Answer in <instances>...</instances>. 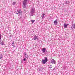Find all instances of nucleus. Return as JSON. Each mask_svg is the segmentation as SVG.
<instances>
[{
	"mask_svg": "<svg viewBox=\"0 0 75 75\" xmlns=\"http://www.w3.org/2000/svg\"><path fill=\"white\" fill-rule=\"evenodd\" d=\"M35 9L34 8H32L30 10V12L29 13L30 16H33L34 13L35 12Z\"/></svg>",
	"mask_w": 75,
	"mask_h": 75,
	"instance_id": "1",
	"label": "nucleus"
},
{
	"mask_svg": "<svg viewBox=\"0 0 75 75\" xmlns=\"http://www.w3.org/2000/svg\"><path fill=\"white\" fill-rule=\"evenodd\" d=\"M27 0H24L23 3V8H26L27 6Z\"/></svg>",
	"mask_w": 75,
	"mask_h": 75,
	"instance_id": "2",
	"label": "nucleus"
},
{
	"mask_svg": "<svg viewBox=\"0 0 75 75\" xmlns=\"http://www.w3.org/2000/svg\"><path fill=\"white\" fill-rule=\"evenodd\" d=\"M17 13H15V14H19V15H21L22 14V11L21 10H17L16 11Z\"/></svg>",
	"mask_w": 75,
	"mask_h": 75,
	"instance_id": "3",
	"label": "nucleus"
},
{
	"mask_svg": "<svg viewBox=\"0 0 75 75\" xmlns=\"http://www.w3.org/2000/svg\"><path fill=\"white\" fill-rule=\"evenodd\" d=\"M48 61V58L47 57H45L44 60H42L43 64H46V62Z\"/></svg>",
	"mask_w": 75,
	"mask_h": 75,
	"instance_id": "4",
	"label": "nucleus"
},
{
	"mask_svg": "<svg viewBox=\"0 0 75 75\" xmlns=\"http://www.w3.org/2000/svg\"><path fill=\"white\" fill-rule=\"evenodd\" d=\"M0 44L1 45H5V44H4V42L2 40H1L0 42Z\"/></svg>",
	"mask_w": 75,
	"mask_h": 75,
	"instance_id": "5",
	"label": "nucleus"
},
{
	"mask_svg": "<svg viewBox=\"0 0 75 75\" xmlns=\"http://www.w3.org/2000/svg\"><path fill=\"white\" fill-rule=\"evenodd\" d=\"M51 63L52 64H55V61L54 59H52L51 61Z\"/></svg>",
	"mask_w": 75,
	"mask_h": 75,
	"instance_id": "6",
	"label": "nucleus"
},
{
	"mask_svg": "<svg viewBox=\"0 0 75 75\" xmlns=\"http://www.w3.org/2000/svg\"><path fill=\"white\" fill-rule=\"evenodd\" d=\"M38 37L36 35H35L34 36L33 39L34 40H38Z\"/></svg>",
	"mask_w": 75,
	"mask_h": 75,
	"instance_id": "7",
	"label": "nucleus"
},
{
	"mask_svg": "<svg viewBox=\"0 0 75 75\" xmlns=\"http://www.w3.org/2000/svg\"><path fill=\"white\" fill-rule=\"evenodd\" d=\"M45 50H46V49L45 48H43L42 49V51L43 53H44L45 52Z\"/></svg>",
	"mask_w": 75,
	"mask_h": 75,
	"instance_id": "8",
	"label": "nucleus"
},
{
	"mask_svg": "<svg viewBox=\"0 0 75 75\" xmlns=\"http://www.w3.org/2000/svg\"><path fill=\"white\" fill-rule=\"evenodd\" d=\"M45 15V14L44 13H42V16H41L42 17V18H44V16Z\"/></svg>",
	"mask_w": 75,
	"mask_h": 75,
	"instance_id": "9",
	"label": "nucleus"
},
{
	"mask_svg": "<svg viewBox=\"0 0 75 75\" xmlns=\"http://www.w3.org/2000/svg\"><path fill=\"white\" fill-rule=\"evenodd\" d=\"M54 23L55 25H57V20L54 21Z\"/></svg>",
	"mask_w": 75,
	"mask_h": 75,
	"instance_id": "10",
	"label": "nucleus"
},
{
	"mask_svg": "<svg viewBox=\"0 0 75 75\" xmlns=\"http://www.w3.org/2000/svg\"><path fill=\"white\" fill-rule=\"evenodd\" d=\"M24 55H25V57L26 58H28V55H27V54H25Z\"/></svg>",
	"mask_w": 75,
	"mask_h": 75,
	"instance_id": "11",
	"label": "nucleus"
},
{
	"mask_svg": "<svg viewBox=\"0 0 75 75\" xmlns=\"http://www.w3.org/2000/svg\"><path fill=\"white\" fill-rule=\"evenodd\" d=\"M64 27L65 28H67V25H66V24H65V23L64 24Z\"/></svg>",
	"mask_w": 75,
	"mask_h": 75,
	"instance_id": "12",
	"label": "nucleus"
},
{
	"mask_svg": "<svg viewBox=\"0 0 75 75\" xmlns=\"http://www.w3.org/2000/svg\"><path fill=\"white\" fill-rule=\"evenodd\" d=\"M72 27L73 28H74L75 29V24H74L73 25H72Z\"/></svg>",
	"mask_w": 75,
	"mask_h": 75,
	"instance_id": "13",
	"label": "nucleus"
},
{
	"mask_svg": "<svg viewBox=\"0 0 75 75\" xmlns=\"http://www.w3.org/2000/svg\"><path fill=\"white\" fill-rule=\"evenodd\" d=\"M16 2H13L12 3L13 5H16Z\"/></svg>",
	"mask_w": 75,
	"mask_h": 75,
	"instance_id": "14",
	"label": "nucleus"
},
{
	"mask_svg": "<svg viewBox=\"0 0 75 75\" xmlns=\"http://www.w3.org/2000/svg\"><path fill=\"white\" fill-rule=\"evenodd\" d=\"M31 21L32 22V23H34V21H35V20H31Z\"/></svg>",
	"mask_w": 75,
	"mask_h": 75,
	"instance_id": "15",
	"label": "nucleus"
},
{
	"mask_svg": "<svg viewBox=\"0 0 75 75\" xmlns=\"http://www.w3.org/2000/svg\"><path fill=\"white\" fill-rule=\"evenodd\" d=\"M1 34H0V40L1 39Z\"/></svg>",
	"mask_w": 75,
	"mask_h": 75,
	"instance_id": "16",
	"label": "nucleus"
},
{
	"mask_svg": "<svg viewBox=\"0 0 75 75\" xmlns=\"http://www.w3.org/2000/svg\"><path fill=\"white\" fill-rule=\"evenodd\" d=\"M2 58H3V56H1L0 57V60L1 59H2Z\"/></svg>",
	"mask_w": 75,
	"mask_h": 75,
	"instance_id": "17",
	"label": "nucleus"
},
{
	"mask_svg": "<svg viewBox=\"0 0 75 75\" xmlns=\"http://www.w3.org/2000/svg\"><path fill=\"white\" fill-rule=\"evenodd\" d=\"M12 44L13 45H14V41H13L12 42Z\"/></svg>",
	"mask_w": 75,
	"mask_h": 75,
	"instance_id": "18",
	"label": "nucleus"
},
{
	"mask_svg": "<svg viewBox=\"0 0 75 75\" xmlns=\"http://www.w3.org/2000/svg\"><path fill=\"white\" fill-rule=\"evenodd\" d=\"M52 66L51 65H50L49 66V68H52Z\"/></svg>",
	"mask_w": 75,
	"mask_h": 75,
	"instance_id": "19",
	"label": "nucleus"
},
{
	"mask_svg": "<svg viewBox=\"0 0 75 75\" xmlns=\"http://www.w3.org/2000/svg\"><path fill=\"white\" fill-rule=\"evenodd\" d=\"M26 60V59L25 58H24L23 59L24 61H25V60Z\"/></svg>",
	"mask_w": 75,
	"mask_h": 75,
	"instance_id": "20",
	"label": "nucleus"
},
{
	"mask_svg": "<svg viewBox=\"0 0 75 75\" xmlns=\"http://www.w3.org/2000/svg\"><path fill=\"white\" fill-rule=\"evenodd\" d=\"M64 68L63 67V69H65V68H65V66H64Z\"/></svg>",
	"mask_w": 75,
	"mask_h": 75,
	"instance_id": "21",
	"label": "nucleus"
},
{
	"mask_svg": "<svg viewBox=\"0 0 75 75\" xmlns=\"http://www.w3.org/2000/svg\"><path fill=\"white\" fill-rule=\"evenodd\" d=\"M65 4H68L67 1H66L65 2Z\"/></svg>",
	"mask_w": 75,
	"mask_h": 75,
	"instance_id": "22",
	"label": "nucleus"
},
{
	"mask_svg": "<svg viewBox=\"0 0 75 75\" xmlns=\"http://www.w3.org/2000/svg\"><path fill=\"white\" fill-rule=\"evenodd\" d=\"M66 25L67 26H68V25H69V24H66Z\"/></svg>",
	"mask_w": 75,
	"mask_h": 75,
	"instance_id": "23",
	"label": "nucleus"
},
{
	"mask_svg": "<svg viewBox=\"0 0 75 75\" xmlns=\"http://www.w3.org/2000/svg\"><path fill=\"white\" fill-rule=\"evenodd\" d=\"M13 48H14V47H16V46H14V45H13Z\"/></svg>",
	"mask_w": 75,
	"mask_h": 75,
	"instance_id": "24",
	"label": "nucleus"
},
{
	"mask_svg": "<svg viewBox=\"0 0 75 75\" xmlns=\"http://www.w3.org/2000/svg\"><path fill=\"white\" fill-rule=\"evenodd\" d=\"M67 4H69V1H67Z\"/></svg>",
	"mask_w": 75,
	"mask_h": 75,
	"instance_id": "25",
	"label": "nucleus"
},
{
	"mask_svg": "<svg viewBox=\"0 0 75 75\" xmlns=\"http://www.w3.org/2000/svg\"><path fill=\"white\" fill-rule=\"evenodd\" d=\"M10 37H11V36L10 35Z\"/></svg>",
	"mask_w": 75,
	"mask_h": 75,
	"instance_id": "26",
	"label": "nucleus"
}]
</instances>
